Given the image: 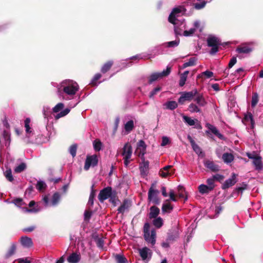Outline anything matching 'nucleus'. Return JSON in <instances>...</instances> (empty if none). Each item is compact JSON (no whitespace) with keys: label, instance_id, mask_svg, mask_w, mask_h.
Returning a JSON list of instances; mask_svg holds the SVG:
<instances>
[{"label":"nucleus","instance_id":"f257e3e1","mask_svg":"<svg viewBox=\"0 0 263 263\" xmlns=\"http://www.w3.org/2000/svg\"><path fill=\"white\" fill-rule=\"evenodd\" d=\"M57 87L58 95L64 100L73 99L79 88L77 83L71 80H65Z\"/></svg>","mask_w":263,"mask_h":263},{"label":"nucleus","instance_id":"f03ea898","mask_svg":"<svg viewBox=\"0 0 263 263\" xmlns=\"http://www.w3.org/2000/svg\"><path fill=\"white\" fill-rule=\"evenodd\" d=\"M183 11V8L180 7L174 8L168 17V21L174 25V31L177 35H183L185 29V23L183 18H179Z\"/></svg>","mask_w":263,"mask_h":263},{"label":"nucleus","instance_id":"7ed1b4c3","mask_svg":"<svg viewBox=\"0 0 263 263\" xmlns=\"http://www.w3.org/2000/svg\"><path fill=\"white\" fill-rule=\"evenodd\" d=\"M143 230L145 240L152 245H154L156 241V232L155 230H150V225L148 223L144 224Z\"/></svg>","mask_w":263,"mask_h":263},{"label":"nucleus","instance_id":"20e7f679","mask_svg":"<svg viewBox=\"0 0 263 263\" xmlns=\"http://www.w3.org/2000/svg\"><path fill=\"white\" fill-rule=\"evenodd\" d=\"M207 43L208 46L212 47L210 53L214 54L218 51V46L221 45V41L218 37L210 35L207 39Z\"/></svg>","mask_w":263,"mask_h":263},{"label":"nucleus","instance_id":"39448f33","mask_svg":"<svg viewBox=\"0 0 263 263\" xmlns=\"http://www.w3.org/2000/svg\"><path fill=\"white\" fill-rule=\"evenodd\" d=\"M155 184H152L151 187L149 189L148 193V199L150 202L155 204H159L160 203V199L158 198L159 191L154 188Z\"/></svg>","mask_w":263,"mask_h":263},{"label":"nucleus","instance_id":"423d86ee","mask_svg":"<svg viewBox=\"0 0 263 263\" xmlns=\"http://www.w3.org/2000/svg\"><path fill=\"white\" fill-rule=\"evenodd\" d=\"M132 147L128 143H126L123 148L122 156H123L124 165L127 167L129 162L132 154Z\"/></svg>","mask_w":263,"mask_h":263},{"label":"nucleus","instance_id":"0eeeda50","mask_svg":"<svg viewBox=\"0 0 263 263\" xmlns=\"http://www.w3.org/2000/svg\"><path fill=\"white\" fill-rule=\"evenodd\" d=\"M171 72V68L167 67L165 70H164L161 72H155L152 73L149 77L148 82L151 84L153 82L159 79L162 78L164 77L168 76Z\"/></svg>","mask_w":263,"mask_h":263},{"label":"nucleus","instance_id":"6e6552de","mask_svg":"<svg viewBox=\"0 0 263 263\" xmlns=\"http://www.w3.org/2000/svg\"><path fill=\"white\" fill-rule=\"evenodd\" d=\"M98 162V159L96 155L87 156L85 160L84 168L85 170L88 171L90 167H94L96 166Z\"/></svg>","mask_w":263,"mask_h":263},{"label":"nucleus","instance_id":"1a4fd4ad","mask_svg":"<svg viewBox=\"0 0 263 263\" xmlns=\"http://www.w3.org/2000/svg\"><path fill=\"white\" fill-rule=\"evenodd\" d=\"M197 93V91L196 90L189 92H182L181 93V95L180 97L178 99V102L181 104H183L185 101H190Z\"/></svg>","mask_w":263,"mask_h":263},{"label":"nucleus","instance_id":"9d476101","mask_svg":"<svg viewBox=\"0 0 263 263\" xmlns=\"http://www.w3.org/2000/svg\"><path fill=\"white\" fill-rule=\"evenodd\" d=\"M13 203H14L16 206L19 208H22L23 211L24 212H29V213H32V212H37L40 210L37 209L35 208L28 209V208L26 207H23L24 205H26V203H25L22 199L21 198H17L13 200L12 202Z\"/></svg>","mask_w":263,"mask_h":263},{"label":"nucleus","instance_id":"9b49d317","mask_svg":"<svg viewBox=\"0 0 263 263\" xmlns=\"http://www.w3.org/2000/svg\"><path fill=\"white\" fill-rule=\"evenodd\" d=\"M60 198H61V195H60V194L59 193L56 192L53 195L52 199H51V202L50 203L49 202L48 197L47 196H45L43 197V200L44 202L45 203V205L46 206H48L50 205L54 206V205H56L58 203V202H59V201L60 200Z\"/></svg>","mask_w":263,"mask_h":263},{"label":"nucleus","instance_id":"f8f14e48","mask_svg":"<svg viewBox=\"0 0 263 263\" xmlns=\"http://www.w3.org/2000/svg\"><path fill=\"white\" fill-rule=\"evenodd\" d=\"M112 189L110 187H106L101 190L99 194L98 198L101 202H103L111 196Z\"/></svg>","mask_w":263,"mask_h":263},{"label":"nucleus","instance_id":"ddd939ff","mask_svg":"<svg viewBox=\"0 0 263 263\" xmlns=\"http://www.w3.org/2000/svg\"><path fill=\"white\" fill-rule=\"evenodd\" d=\"M146 145L143 140H140L137 144V147L135 151V154L143 158L145 153Z\"/></svg>","mask_w":263,"mask_h":263},{"label":"nucleus","instance_id":"4468645a","mask_svg":"<svg viewBox=\"0 0 263 263\" xmlns=\"http://www.w3.org/2000/svg\"><path fill=\"white\" fill-rule=\"evenodd\" d=\"M139 253L143 260H149L152 257V252L148 248L138 249Z\"/></svg>","mask_w":263,"mask_h":263},{"label":"nucleus","instance_id":"2eb2a0df","mask_svg":"<svg viewBox=\"0 0 263 263\" xmlns=\"http://www.w3.org/2000/svg\"><path fill=\"white\" fill-rule=\"evenodd\" d=\"M172 165H167L159 171V175L163 178H166L171 176L175 173V170H171Z\"/></svg>","mask_w":263,"mask_h":263},{"label":"nucleus","instance_id":"dca6fc26","mask_svg":"<svg viewBox=\"0 0 263 263\" xmlns=\"http://www.w3.org/2000/svg\"><path fill=\"white\" fill-rule=\"evenodd\" d=\"M30 119L27 118L24 121V127L25 129L26 135L29 138L34 135V131L30 126Z\"/></svg>","mask_w":263,"mask_h":263},{"label":"nucleus","instance_id":"f3484780","mask_svg":"<svg viewBox=\"0 0 263 263\" xmlns=\"http://www.w3.org/2000/svg\"><path fill=\"white\" fill-rule=\"evenodd\" d=\"M236 177L235 174H232L231 177L226 180L222 184V189H226L234 185L237 182Z\"/></svg>","mask_w":263,"mask_h":263},{"label":"nucleus","instance_id":"a211bd4d","mask_svg":"<svg viewBox=\"0 0 263 263\" xmlns=\"http://www.w3.org/2000/svg\"><path fill=\"white\" fill-rule=\"evenodd\" d=\"M204 166L212 172H217L219 170L218 165L215 164L213 161L206 160L204 163Z\"/></svg>","mask_w":263,"mask_h":263},{"label":"nucleus","instance_id":"6ab92c4d","mask_svg":"<svg viewBox=\"0 0 263 263\" xmlns=\"http://www.w3.org/2000/svg\"><path fill=\"white\" fill-rule=\"evenodd\" d=\"M81 259L80 254L76 252L71 253L67 258V260L69 263H78Z\"/></svg>","mask_w":263,"mask_h":263},{"label":"nucleus","instance_id":"aec40b11","mask_svg":"<svg viewBox=\"0 0 263 263\" xmlns=\"http://www.w3.org/2000/svg\"><path fill=\"white\" fill-rule=\"evenodd\" d=\"M173 209V206L169 202V200H166L162 204V211L163 213H170Z\"/></svg>","mask_w":263,"mask_h":263},{"label":"nucleus","instance_id":"412c9836","mask_svg":"<svg viewBox=\"0 0 263 263\" xmlns=\"http://www.w3.org/2000/svg\"><path fill=\"white\" fill-rule=\"evenodd\" d=\"M179 237V230L178 228H175L171 233L168 234L167 241L169 242L173 241Z\"/></svg>","mask_w":263,"mask_h":263},{"label":"nucleus","instance_id":"4be33fe9","mask_svg":"<svg viewBox=\"0 0 263 263\" xmlns=\"http://www.w3.org/2000/svg\"><path fill=\"white\" fill-rule=\"evenodd\" d=\"M159 209L155 206H153L150 208L149 218L150 219L157 218V216L159 215Z\"/></svg>","mask_w":263,"mask_h":263},{"label":"nucleus","instance_id":"5701e85b","mask_svg":"<svg viewBox=\"0 0 263 263\" xmlns=\"http://www.w3.org/2000/svg\"><path fill=\"white\" fill-rule=\"evenodd\" d=\"M222 159L225 163L228 164L233 161L234 157L231 153H225L222 155Z\"/></svg>","mask_w":263,"mask_h":263},{"label":"nucleus","instance_id":"b1692460","mask_svg":"<svg viewBox=\"0 0 263 263\" xmlns=\"http://www.w3.org/2000/svg\"><path fill=\"white\" fill-rule=\"evenodd\" d=\"M149 162L147 161H143L140 164V170L141 174L145 175L147 174L148 170Z\"/></svg>","mask_w":263,"mask_h":263},{"label":"nucleus","instance_id":"393cba45","mask_svg":"<svg viewBox=\"0 0 263 263\" xmlns=\"http://www.w3.org/2000/svg\"><path fill=\"white\" fill-rule=\"evenodd\" d=\"M206 127L211 130V132L213 133L214 135H216L220 139H222V135L219 133V131L217 130L216 127L212 125L210 123L206 124Z\"/></svg>","mask_w":263,"mask_h":263},{"label":"nucleus","instance_id":"a878e982","mask_svg":"<svg viewBox=\"0 0 263 263\" xmlns=\"http://www.w3.org/2000/svg\"><path fill=\"white\" fill-rule=\"evenodd\" d=\"M252 50V48L247 46H240L236 49V51L239 53H249Z\"/></svg>","mask_w":263,"mask_h":263},{"label":"nucleus","instance_id":"bb28decb","mask_svg":"<svg viewBox=\"0 0 263 263\" xmlns=\"http://www.w3.org/2000/svg\"><path fill=\"white\" fill-rule=\"evenodd\" d=\"M183 121L190 126H193L195 125L196 123H198V121L197 119H193L190 117L183 115Z\"/></svg>","mask_w":263,"mask_h":263},{"label":"nucleus","instance_id":"cd10ccee","mask_svg":"<svg viewBox=\"0 0 263 263\" xmlns=\"http://www.w3.org/2000/svg\"><path fill=\"white\" fill-rule=\"evenodd\" d=\"M21 243L23 247H31L32 246L31 239L27 237H22Z\"/></svg>","mask_w":263,"mask_h":263},{"label":"nucleus","instance_id":"c85d7f7f","mask_svg":"<svg viewBox=\"0 0 263 263\" xmlns=\"http://www.w3.org/2000/svg\"><path fill=\"white\" fill-rule=\"evenodd\" d=\"M253 164L255 166V168L257 170H261L262 168V164L261 160V157L257 156L253 160Z\"/></svg>","mask_w":263,"mask_h":263},{"label":"nucleus","instance_id":"c756f323","mask_svg":"<svg viewBox=\"0 0 263 263\" xmlns=\"http://www.w3.org/2000/svg\"><path fill=\"white\" fill-rule=\"evenodd\" d=\"M189 73L188 70L185 71L183 73L181 74L179 80V85L182 87L184 86L186 81L187 75Z\"/></svg>","mask_w":263,"mask_h":263},{"label":"nucleus","instance_id":"7c9ffc66","mask_svg":"<svg viewBox=\"0 0 263 263\" xmlns=\"http://www.w3.org/2000/svg\"><path fill=\"white\" fill-rule=\"evenodd\" d=\"M196 61L197 59L195 57L191 58L188 62L184 63L180 68L184 69L189 66H194L195 64Z\"/></svg>","mask_w":263,"mask_h":263},{"label":"nucleus","instance_id":"2f4dec72","mask_svg":"<svg viewBox=\"0 0 263 263\" xmlns=\"http://www.w3.org/2000/svg\"><path fill=\"white\" fill-rule=\"evenodd\" d=\"M153 223L155 227L160 228L162 226L163 224V220L162 218L158 217L157 218H154L153 221Z\"/></svg>","mask_w":263,"mask_h":263},{"label":"nucleus","instance_id":"473e14b6","mask_svg":"<svg viewBox=\"0 0 263 263\" xmlns=\"http://www.w3.org/2000/svg\"><path fill=\"white\" fill-rule=\"evenodd\" d=\"M164 105L166 108L171 110H173L176 108L178 106V104L176 101H170L165 103Z\"/></svg>","mask_w":263,"mask_h":263},{"label":"nucleus","instance_id":"72a5a7b5","mask_svg":"<svg viewBox=\"0 0 263 263\" xmlns=\"http://www.w3.org/2000/svg\"><path fill=\"white\" fill-rule=\"evenodd\" d=\"M134 127V122L133 120H130L127 122L124 126V129L126 132V134H128L130 132Z\"/></svg>","mask_w":263,"mask_h":263},{"label":"nucleus","instance_id":"f704fd0d","mask_svg":"<svg viewBox=\"0 0 263 263\" xmlns=\"http://www.w3.org/2000/svg\"><path fill=\"white\" fill-rule=\"evenodd\" d=\"M115 258L118 263H126L127 262V259L123 255L117 254L115 255Z\"/></svg>","mask_w":263,"mask_h":263},{"label":"nucleus","instance_id":"c9c22d12","mask_svg":"<svg viewBox=\"0 0 263 263\" xmlns=\"http://www.w3.org/2000/svg\"><path fill=\"white\" fill-rule=\"evenodd\" d=\"M93 147L95 151H100L102 147V143L99 139H96L93 142Z\"/></svg>","mask_w":263,"mask_h":263},{"label":"nucleus","instance_id":"e433bc0d","mask_svg":"<svg viewBox=\"0 0 263 263\" xmlns=\"http://www.w3.org/2000/svg\"><path fill=\"white\" fill-rule=\"evenodd\" d=\"M244 120L246 122H250L251 124L252 128L254 127V121L253 120V118L252 115L250 112L247 113L244 118Z\"/></svg>","mask_w":263,"mask_h":263},{"label":"nucleus","instance_id":"4c0bfd02","mask_svg":"<svg viewBox=\"0 0 263 263\" xmlns=\"http://www.w3.org/2000/svg\"><path fill=\"white\" fill-rule=\"evenodd\" d=\"M199 192L201 194H205L208 193L210 191H211V189L208 186V185L204 184H201L198 187Z\"/></svg>","mask_w":263,"mask_h":263},{"label":"nucleus","instance_id":"58836bf2","mask_svg":"<svg viewBox=\"0 0 263 263\" xmlns=\"http://www.w3.org/2000/svg\"><path fill=\"white\" fill-rule=\"evenodd\" d=\"M5 177L6 179L9 181L10 182H12L13 181V177L12 174V171L10 168H8L6 170L4 173Z\"/></svg>","mask_w":263,"mask_h":263},{"label":"nucleus","instance_id":"ea45409f","mask_svg":"<svg viewBox=\"0 0 263 263\" xmlns=\"http://www.w3.org/2000/svg\"><path fill=\"white\" fill-rule=\"evenodd\" d=\"M189 139H190V142L191 143V145L192 146V147L194 149V151L197 153V154H200L201 153L200 148L195 143L194 140L191 138L190 136H189Z\"/></svg>","mask_w":263,"mask_h":263},{"label":"nucleus","instance_id":"a19ab883","mask_svg":"<svg viewBox=\"0 0 263 263\" xmlns=\"http://www.w3.org/2000/svg\"><path fill=\"white\" fill-rule=\"evenodd\" d=\"M3 137L6 141L5 145L6 146H9L10 142V135L8 131L5 130L3 132Z\"/></svg>","mask_w":263,"mask_h":263},{"label":"nucleus","instance_id":"79ce46f5","mask_svg":"<svg viewBox=\"0 0 263 263\" xmlns=\"http://www.w3.org/2000/svg\"><path fill=\"white\" fill-rule=\"evenodd\" d=\"M26 168V165L25 163H22L18 166H16L14 170L16 173H20L24 171Z\"/></svg>","mask_w":263,"mask_h":263},{"label":"nucleus","instance_id":"37998d69","mask_svg":"<svg viewBox=\"0 0 263 263\" xmlns=\"http://www.w3.org/2000/svg\"><path fill=\"white\" fill-rule=\"evenodd\" d=\"M195 101H196L197 103L201 106H204L206 104V101H205L204 98L202 96H198L196 99Z\"/></svg>","mask_w":263,"mask_h":263},{"label":"nucleus","instance_id":"c03bdc74","mask_svg":"<svg viewBox=\"0 0 263 263\" xmlns=\"http://www.w3.org/2000/svg\"><path fill=\"white\" fill-rule=\"evenodd\" d=\"M198 2L194 4V7L196 9H200L203 8L206 2L204 0H197Z\"/></svg>","mask_w":263,"mask_h":263},{"label":"nucleus","instance_id":"a18cd8bd","mask_svg":"<svg viewBox=\"0 0 263 263\" xmlns=\"http://www.w3.org/2000/svg\"><path fill=\"white\" fill-rule=\"evenodd\" d=\"M189 110L191 112H198L200 111L199 108L193 103H192L189 105Z\"/></svg>","mask_w":263,"mask_h":263},{"label":"nucleus","instance_id":"49530a36","mask_svg":"<svg viewBox=\"0 0 263 263\" xmlns=\"http://www.w3.org/2000/svg\"><path fill=\"white\" fill-rule=\"evenodd\" d=\"M112 65V62H108L105 63L102 67L101 71L103 73L106 72L111 67Z\"/></svg>","mask_w":263,"mask_h":263},{"label":"nucleus","instance_id":"de8ad7c7","mask_svg":"<svg viewBox=\"0 0 263 263\" xmlns=\"http://www.w3.org/2000/svg\"><path fill=\"white\" fill-rule=\"evenodd\" d=\"M70 111V109L68 108H66L64 109L63 110L61 111L60 113L58 114L55 118L56 119H58L61 117H63L66 115H67Z\"/></svg>","mask_w":263,"mask_h":263},{"label":"nucleus","instance_id":"09e8293b","mask_svg":"<svg viewBox=\"0 0 263 263\" xmlns=\"http://www.w3.org/2000/svg\"><path fill=\"white\" fill-rule=\"evenodd\" d=\"M258 102V96L257 93H253L252 97L251 106L255 107Z\"/></svg>","mask_w":263,"mask_h":263},{"label":"nucleus","instance_id":"8fccbe9b","mask_svg":"<svg viewBox=\"0 0 263 263\" xmlns=\"http://www.w3.org/2000/svg\"><path fill=\"white\" fill-rule=\"evenodd\" d=\"M213 72L209 70H206L205 71H204L202 72L201 74H200L198 77L200 78L202 76H205L206 78H210L213 76Z\"/></svg>","mask_w":263,"mask_h":263},{"label":"nucleus","instance_id":"3c124183","mask_svg":"<svg viewBox=\"0 0 263 263\" xmlns=\"http://www.w3.org/2000/svg\"><path fill=\"white\" fill-rule=\"evenodd\" d=\"M64 107V104L62 103H59L57 104L53 108L54 112H58L61 110Z\"/></svg>","mask_w":263,"mask_h":263},{"label":"nucleus","instance_id":"603ef678","mask_svg":"<svg viewBox=\"0 0 263 263\" xmlns=\"http://www.w3.org/2000/svg\"><path fill=\"white\" fill-rule=\"evenodd\" d=\"M214 181L215 180L213 177L207 179L206 182L208 184V186L209 187V189H211V191L214 189L215 186Z\"/></svg>","mask_w":263,"mask_h":263},{"label":"nucleus","instance_id":"864d4df0","mask_svg":"<svg viewBox=\"0 0 263 263\" xmlns=\"http://www.w3.org/2000/svg\"><path fill=\"white\" fill-rule=\"evenodd\" d=\"M69 151L73 157H75L77 152V145L75 144L72 145L69 147Z\"/></svg>","mask_w":263,"mask_h":263},{"label":"nucleus","instance_id":"5fc2aeb1","mask_svg":"<svg viewBox=\"0 0 263 263\" xmlns=\"http://www.w3.org/2000/svg\"><path fill=\"white\" fill-rule=\"evenodd\" d=\"M46 187V184L42 181H39L36 184V189L39 191H42Z\"/></svg>","mask_w":263,"mask_h":263},{"label":"nucleus","instance_id":"6e6d98bb","mask_svg":"<svg viewBox=\"0 0 263 263\" xmlns=\"http://www.w3.org/2000/svg\"><path fill=\"white\" fill-rule=\"evenodd\" d=\"M128 209V205L126 203L124 202L123 204H122L118 209V211L119 213H123L125 210Z\"/></svg>","mask_w":263,"mask_h":263},{"label":"nucleus","instance_id":"4d7b16f0","mask_svg":"<svg viewBox=\"0 0 263 263\" xmlns=\"http://www.w3.org/2000/svg\"><path fill=\"white\" fill-rule=\"evenodd\" d=\"M167 47H174L177 46L179 44V40H175L166 43Z\"/></svg>","mask_w":263,"mask_h":263},{"label":"nucleus","instance_id":"13d9d810","mask_svg":"<svg viewBox=\"0 0 263 263\" xmlns=\"http://www.w3.org/2000/svg\"><path fill=\"white\" fill-rule=\"evenodd\" d=\"M195 31V28H191L189 30H185L183 31V35L185 36H189L192 35Z\"/></svg>","mask_w":263,"mask_h":263},{"label":"nucleus","instance_id":"bf43d9fd","mask_svg":"<svg viewBox=\"0 0 263 263\" xmlns=\"http://www.w3.org/2000/svg\"><path fill=\"white\" fill-rule=\"evenodd\" d=\"M96 241L98 247H103L104 245V239L102 238H97Z\"/></svg>","mask_w":263,"mask_h":263},{"label":"nucleus","instance_id":"052dcab7","mask_svg":"<svg viewBox=\"0 0 263 263\" xmlns=\"http://www.w3.org/2000/svg\"><path fill=\"white\" fill-rule=\"evenodd\" d=\"M161 90V87H157L153 90H152L149 93V98H153L155 95L157 94Z\"/></svg>","mask_w":263,"mask_h":263},{"label":"nucleus","instance_id":"680f3d73","mask_svg":"<svg viewBox=\"0 0 263 263\" xmlns=\"http://www.w3.org/2000/svg\"><path fill=\"white\" fill-rule=\"evenodd\" d=\"M15 252V248H11L8 252L6 254V258H9L14 254Z\"/></svg>","mask_w":263,"mask_h":263},{"label":"nucleus","instance_id":"e2e57ef3","mask_svg":"<svg viewBox=\"0 0 263 263\" xmlns=\"http://www.w3.org/2000/svg\"><path fill=\"white\" fill-rule=\"evenodd\" d=\"M101 77V75L100 73H97L95 74L94 76L93 79L91 81V84L93 85H95L97 84L96 82L100 79Z\"/></svg>","mask_w":263,"mask_h":263},{"label":"nucleus","instance_id":"0e129e2a","mask_svg":"<svg viewBox=\"0 0 263 263\" xmlns=\"http://www.w3.org/2000/svg\"><path fill=\"white\" fill-rule=\"evenodd\" d=\"M170 143V140L167 137H163L162 139L161 146H164Z\"/></svg>","mask_w":263,"mask_h":263},{"label":"nucleus","instance_id":"69168bd1","mask_svg":"<svg viewBox=\"0 0 263 263\" xmlns=\"http://www.w3.org/2000/svg\"><path fill=\"white\" fill-rule=\"evenodd\" d=\"M214 180L221 181L223 180L224 176L220 174H216L212 177Z\"/></svg>","mask_w":263,"mask_h":263},{"label":"nucleus","instance_id":"338daca9","mask_svg":"<svg viewBox=\"0 0 263 263\" xmlns=\"http://www.w3.org/2000/svg\"><path fill=\"white\" fill-rule=\"evenodd\" d=\"M169 195H170L171 200L174 201V202L177 201V199L175 197V193H174V192L173 191V190H171L170 191Z\"/></svg>","mask_w":263,"mask_h":263},{"label":"nucleus","instance_id":"774afa93","mask_svg":"<svg viewBox=\"0 0 263 263\" xmlns=\"http://www.w3.org/2000/svg\"><path fill=\"white\" fill-rule=\"evenodd\" d=\"M17 260L18 263H30V261L28 259V258H19Z\"/></svg>","mask_w":263,"mask_h":263}]
</instances>
